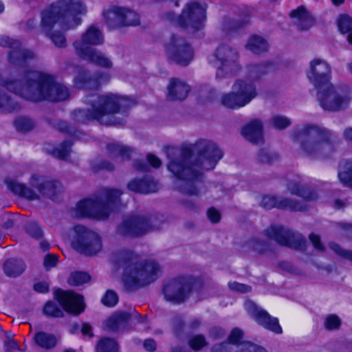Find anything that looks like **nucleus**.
Wrapping results in <instances>:
<instances>
[{
  "label": "nucleus",
  "instance_id": "28",
  "mask_svg": "<svg viewBox=\"0 0 352 352\" xmlns=\"http://www.w3.org/2000/svg\"><path fill=\"white\" fill-rule=\"evenodd\" d=\"M122 8L112 6L104 10L102 16L105 23L109 29H116L123 27Z\"/></svg>",
  "mask_w": 352,
  "mask_h": 352
},
{
  "label": "nucleus",
  "instance_id": "20",
  "mask_svg": "<svg viewBox=\"0 0 352 352\" xmlns=\"http://www.w3.org/2000/svg\"><path fill=\"white\" fill-rule=\"evenodd\" d=\"M232 90L239 97V102L241 105L247 104L256 96L253 82L245 80H236L232 86Z\"/></svg>",
  "mask_w": 352,
  "mask_h": 352
},
{
  "label": "nucleus",
  "instance_id": "47",
  "mask_svg": "<svg viewBox=\"0 0 352 352\" xmlns=\"http://www.w3.org/2000/svg\"><path fill=\"white\" fill-rule=\"evenodd\" d=\"M43 312L45 315L52 317H62L63 315V311L53 302H48L45 305Z\"/></svg>",
  "mask_w": 352,
  "mask_h": 352
},
{
  "label": "nucleus",
  "instance_id": "4",
  "mask_svg": "<svg viewBox=\"0 0 352 352\" xmlns=\"http://www.w3.org/2000/svg\"><path fill=\"white\" fill-rule=\"evenodd\" d=\"M112 261L123 269L122 280L129 288L143 287L154 281L160 273V266L153 261H144L129 250L113 255Z\"/></svg>",
  "mask_w": 352,
  "mask_h": 352
},
{
  "label": "nucleus",
  "instance_id": "35",
  "mask_svg": "<svg viewBox=\"0 0 352 352\" xmlns=\"http://www.w3.org/2000/svg\"><path fill=\"white\" fill-rule=\"evenodd\" d=\"M269 249V244L258 238H252L243 245V251L245 252H254L262 254Z\"/></svg>",
  "mask_w": 352,
  "mask_h": 352
},
{
  "label": "nucleus",
  "instance_id": "19",
  "mask_svg": "<svg viewBox=\"0 0 352 352\" xmlns=\"http://www.w3.org/2000/svg\"><path fill=\"white\" fill-rule=\"evenodd\" d=\"M56 298L63 308L67 312L78 315L84 310L83 298L72 291L57 290Z\"/></svg>",
  "mask_w": 352,
  "mask_h": 352
},
{
  "label": "nucleus",
  "instance_id": "10",
  "mask_svg": "<svg viewBox=\"0 0 352 352\" xmlns=\"http://www.w3.org/2000/svg\"><path fill=\"white\" fill-rule=\"evenodd\" d=\"M206 18V8L197 2L186 4L180 16L177 18L174 14H167L168 20H175L179 27L192 31L200 30L204 25Z\"/></svg>",
  "mask_w": 352,
  "mask_h": 352
},
{
  "label": "nucleus",
  "instance_id": "45",
  "mask_svg": "<svg viewBox=\"0 0 352 352\" xmlns=\"http://www.w3.org/2000/svg\"><path fill=\"white\" fill-rule=\"evenodd\" d=\"M72 143L69 141L64 142L58 147L54 148L52 154L60 160H65L70 153Z\"/></svg>",
  "mask_w": 352,
  "mask_h": 352
},
{
  "label": "nucleus",
  "instance_id": "15",
  "mask_svg": "<svg viewBox=\"0 0 352 352\" xmlns=\"http://www.w3.org/2000/svg\"><path fill=\"white\" fill-rule=\"evenodd\" d=\"M192 284L193 279L189 276L170 280L164 286V298L168 301L181 303L188 297Z\"/></svg>",
  "mask_w": 352,
  "mask_h": 352
},
{
  "label": "nucleus",
  "instance_id": "2",
  "mask_svg": "<svg viewBox=\"0 0 352 352\" xmlns=\"http://www.w3.org/2000/svg\"><path fill=\"white\" fill-rule=\"evenodd\" d=\"M0 85L32 102L61 101L69 96L68 89L54 76L37 71L28 72L18 78L0 74Z\"/></svg>",
  "mask_w": 352,
  "mask_h": 352
},
{
  "label": "nucleus",
  "instance_id": "12",
  "mask_svg": "<svg viewBox=\"0 0 352 352\" xmlns=\"http://www.w3.org/2000/svg\"><path fill=\"white\" fill-rule=\"evenodd\" d=\"M167 58L182 65H188L193 58V50L191 45L182 36L173 34L165 46Z\"/></svg>",
  "mask_w": 352,
  "mask_h": 352
},
{
  "label": "nucleus",
  "instance_id": "24",
  "mask_svg": "<svg viewBox=\"0 0 352 352\" xmlns=\"http://www.w3.org/2000/svg\"><path fill=\"white\" fill-rule=\"evenodd\" d=\"M167 89V97L170 100H184L190 90L188 84L178 78L171 79Z\"/></svg>",
  "mask_w": 352,
  "mask_h": 352
},
{
  "label": "nucleus",
  "instance_id": "38",
  "mask_svg": "<svg viewBox=\"0 0 352 352\" xmlns=\"http://www.w3.org/2000/svg\"><path fill=\"white\" fill-rule=\"evenodd\" d=\"M34 339L38 346L46 349L54 347L57 342L56 338L54 335L45 332L36 333Z\"/></svg>",
  "mask_w": 352,
  "mask_h": 352
},
{
  "label": "nucleus",
  "instance_id": "56",
  "mask_svg": "<svg viewBox=\"0 0 352 352\" xmlns=\"http://www.w3.org/2000/svg\"><path fill=\"white\" fill-rule=\"evenodd\" d=\"M243 331L240 329H234L228 337L229 342L231 344H238L243 338Z\"/></svg>",
  "mask_w": 352,
  "mask_h": 352
},
{
  "label": "nucleus",
  "instance_id": "48",
  "mask_svg": "<svg viewBox=\"0 0 352 352\" xmlns=\"http://www.w3.org/2000/svg\"><path fill=\"white\" fill-rule=\"evenodd\" d=\"M338 28L342 33L352 31V18L348 15H341L338 22Z\"/></svg>",
  "mask_w": 352,
  "mask_h": 352
},
{
  "label": "nucleus",
  "instance_id": "11",
  "mask_svg": "<svg viewBox=\"0 0 352 352\" xmlns=\"http://www.w3.org/2000/svg\"><path fill=\"white\" fill-rule=\"evenodd\" d=\"M74 232L75 236L73 237L72 245L77 252L91 256L102 250L101 239L96 232L81 225L74 227Z\"/></svg>",
  "mask_w": 352,
  "mask_h": 352
},
{
  "label": "nucleus",
  "instance_id": "29",
  "mask_svg": "<svg viewBox=\"0 0 352 352\" xmlns=\"http://www.w3.org/2000/svg\"><path fill=\"white\" fill-rule=\"evenodd\" d=\"M128 188L135 192L148 194L155 192L159 187L158 184L152 179L142 180L134 179L128 184Z\"/></svg>",
  "mask_w": 352,
  "mask_h": 352
},
{
  "label": "nucleus",
  "instance_id": "41",
  "mask_svg": "<svg viewBox=\"0 0 352 352\" xmlns=\"http://www.w3.org/2000/svg\"><path fill=\"white\" fill-rule=\"evenodd\" d=\"M340 182L345 186L352 188V161L345 164V170L338 173Z\"/></svg>",
  "mask_w": 352,
  "mask_h": 352
},
{
  "label": "nucleus",
  "instance_id": "63",
  "mask_svg": "<svg viewBox=\"0 0 352 352\" xmlns=\"http://www.w3.org/2000/svg\"><path fill=\"white\" fill-rule=\"evenodd\" d=\"M34 289L38 292L46 293L49 290V287L46 283H38L34 285Z\"/></svg>",
  "mask_w": 352,
  "mask_h": 352
},
{
  "label": "nucleus",
  "instance_id": "54",
  "mask_svg": "<svg viewBox=\"0 0 352 352\" xmlns=\"http://www.w3.org/2000/svg\"><path fill=\"white\" fill-rule=\"evenodd\" d=\"M330 248L339 256L352 261V251L342 250L340 245L336 243H331L329 244Z\"/></svg>",
  "mask_w": 352,
  "mask_h": 352
},
{
  "label": "nucleus",
  "instance_id": "62",
  "mask_svg": "<svg viewBox=\"0 0 352 352\" xmlns=\"http://www.w3.org/2000/svg\"><path fill=\"white\" fill-rule=\"evenodd\" d=\"M258 158L259 160L263 163H271L272 161L270 157L269 152L265 150H262L260 151L258 153Z\"/></svg>",
  "mask_w": 352,
  "mask_h": 352
},
{
  "label": "nucleus",
  "instance_id": "23",
  "mask_svg": "<svg viewBox=\"0 0 352 352\" xmlns=\"http://www.w3.org/2000/svg\"><path fill=\"white\" fill-rule=\"evenodd\" d=\"M102 76L91 75L89 72L82 70L75 77L74 85L80 89H98L101 85Z\"/></svg>",
  "mask_w": 352,
  "mask_h": 352
},
{
  "label": "nucleus",
  "instance_id": "43",
  "mask_svg": "<svg viewBox=\"0 0 352 352\" xmlns=\"http://www.w3.org/2000/svg\"><path fill=\"white\" fill-rule=\"evenodd\" d=\"M16 129L21 132H28L32 130L35 124L34 121L28 117H19L14 122Z\"/></svg>",
  "mask_w": 352,
  "mask_h": 352
},
{
  "label": "nucleus",
  "instance_id": "32",
  "mask_svg": "<svg viewBox=\"0 0 352 352\" xmlns=\"http://www.w3.org/2000/svg\"><path fill=\"white\" fill-rule=\"evenodd\" d=\"M25 264L22 260L10 258L3 265V271L9 277H17L25 270Z\"/></svg>",
  "mask_w": 352,
  "mask_h": 352
},
{
  "label": "nucleus",
  "instance_id": "39",
  "mask_svg": "<svg viewBox=\"0 0 352 352\" xmlns=\"http://www.w3.org/2000/svg\"><path fill=\"white\" fill-rule=\"evenodd\" d=\"M97 352H117L118 344L111 338H103L100 340L96 347Z\"/></svg>",
  "mask_w": 352,
  "mask_h": 352
},
{
  "label": "nucleus",
  "instance_id": "46",
  "mask_svg": "<svg viewBox=\"0 0 352 352\" xmlns=\"http://www.w3.org/2000/svg\"><path fill=\"white\" fill-rule=\"evenodd\" d=\"M267 72V66L265 64L252 65L248 68V77L256 80Z\"/></svg>",
  "mask_w": 352,
  "mask_h": 352
},
{
  "label": "nucleus",
  "instance_id": "14",
  "mask_svg": "<svg viewBox=\"0 0 352 352\" xmlns=\"http://www.w3.org/2000/svg\"><path fill=\"white\" fill-rule=\"evenodd\" d=\"M214 57L218 63L217 77L222 78L226 75H233L239 70L237 64L238 54L236 52L227 45H219L214 53Z\"/></svg>",
  "mask_w": 352,
  "mask_h": 352
},
{
  "label": "nucleus",
  "instance_id": "60",
  "mask_svg": "<svg viewBox=\"0 0 352 352\" xmlns=\"http://www.w3.org/2000/svg\"><path fill=\"white\" fill-rule=\"evenodd\" d=\"M208 217L213 223H217L220 220V213L213 208L208 210Z\"/></svg>",
  "mask_w": 352,
  "mask_h": 352
},
{
  "label": "nucleus",
  "instance_id": "40",
  "mask_svg": "<svg viewBox=\"0 0 352 352\" xmlns=\"http://www.w3.org/2000/svg\"><path fill=\"white\" fill-rule=\"evenodd\" d=\"M122 21L123 26L136 25L140 23V18L138 14L127 8H122Z\"/></svg>",
  "mask_w": 352,
  "mask_h": 352
},
{
  "label": "nucleus",
  "instance_id": "6",
  "mask_svg": "<svg viewBox=\"0 0 352 352\" xmlns=\"http://www.w3.org/2000/svg\"><path fill=\"white\" fill-rule=\"evenodd\" d=\"M86 12V6L80 1L59 0L42 12L41 27L47 35L56 24L67 31L79 25L82 20L78 16Z\"/></svg>",
  "mask_w": 352,
  "mask_h": 352
},
{
  "label": "nucleus",
  "instance_id": "61",
  "mask_svg": "<svg viewBox=\"0 0 352 352\" xmlns=\"http://www.w3.org/2000/svg\"><path fill=\"white\" fill-rule=\"evenodd\" d=\"M147 160L149 164L154 168H159L162 164L161 160L153 154H148L147 155Z\"/></svg>",
  "mask_w": 352,
  "mask_h": 352
},
{
  "label": "nucleus",
  "instance_id": "42",
  "mask_svg": "<svg viewBox=\"0 0 352 352\" xmlns=\"http://www.w3.org/2000/svg\"><path fill=\"white\" fill-rule=\"evenodd\" d=\"M90 280V276L85 272H74L68 278V283L72 286H79Z\"/></svg>",
  "mask_w": 352,
  "mask_h": 352
},
{
  "label": "nucleus",
  "instance_id": "30",
  "mask_svg": "<svg viewBox=\"0 0 352 352\" xmlns=\"http://www.w3.org/2000/svg\"><path fill=\"white\" fill-rule=\"evenodd\" d=\"M290 16L294 19V23L300 30H308L313 25V19L308 12L302 7L294 10Z\"/></svg>",
  "mask_w": 352,
  "mask_h": 352
},
{
  "label": "nucleus",
  "instance_id": "3",
  "mask_svg": "<svg viewBox=\"0 0 352 352\" xmlns=\"http://www.w3.org/2000/svg\"><path fill=\"white\" fill-rule=\"evenodd\" d=\"M85 102L89 107L86 111L75 110L74 112L75 120L80 123L96 120L107 126L122 124V121L118 120L116 114L121 110L125 111L135 104L134 100L115 94H91L85 97Z\"/></svg>",
  "mask_w": 352,
  "mask_h": 352
},
{
  "label": "nucleus",
  "instance_id": "44",
  "mask_svg": "<svg viewBox=\"0 0 352 352\" xmlns=\"http://www.w3.org/2000/svg\"><path fill=\"white\" fill-rule=\"evenodd\" d=\"M222 104L228 108H239L244 107L245 105H241L239 102V97L237 94L234 93V91L230 94H226L222 97Z\"/></svg>",
  "mask_w": 352,
  "mask_h": 352
},
{
  "label": "nucleus",
  "instance_id": "13",
  "mask_svg": "<svg viewBox=\"0 0 352 352\" xmlns=\"http://www.w3.org/2000/svg\"><path fill=\"white\" fill-rule=\"evenodd\" d=\"M157 228H159V226L155 219L133 216L126 219L118 226V232L124 236H140Z\"/></svg>",
  "mask_w": 352,
  "mask_h": 352
},
{
  "label": "nucleus",
  "instance_id": "58",
  "mask_svg": "<svg viewBox=\"0 0 352 352\" xmlns=\"http://www.w3.org/2000/svg\"><path fill=\"white\" fill-rule=\"evenodd\" d=\"M309 240L311 241V243L316 250L321 252L324 250V246L321 243L320 237L318 235L315 234H311L309 235Z\"/></svg>",
  "mask_w": 352,
  "mask_h": 352
},
{
  "label": "nucleus",
  "instance_id": "50",
  "mask_svg": "<svg viewBox=\"0 0 352 352\" xmlns=\"http://www.w3.org/2000/svg\"><path fill=\"white\" fill-rule=\"evenodd\" d=\"M118 301V296L116 292L112 290H108L104 296L102 298V302L108 307L115 306Z\"/></svg>",
  "mask_w": 352,
  "mask_h": 352
},
{
  "label": "nucleus",
  "instance_id": "5",
  "mask_svg": "<svg viewBox=\"0 0 352 352\" xmlns=\"http://www.w3.org/2000/svg\"><path fill=\"white\" fill-rule=\"evenodd\" d=\"M331 69L329 65L320 59L310 63L307 77L318 89V100L321 107L329 111H339L348 107L350 97L346 91L335 89L329 82Z\"/></svg>",
  "mask_w": 352,
  "mask_h": 352
},
{
  "label": "nucleus",
  "instance_id": "18",
  "mask_svg": "<svg viewBox=\"0 0 352 352\" xmlns=\"http://www.w3.org/2000/svg\"><path fill=\"white\" fill-rule=\"evenodd\" d=\"M0 46L10 49L8 60L10 63L14 65H22L34 57V52L22 48L19 41L10 38L6 35L0 34Z\"/></svg>",
  "mask_w": 352,
  "mask_h": 352
},
{
  "label": "nucleus",
  "instance_id": "1",
  "mask_svg": "<svg viewBox=\"0 0 352 352\" xmlns=\"http://www.w3.org/2000/svg\"><path fill=\"white\" fill-rule=\"evenodd\" d=\"M166 152L170 160L168 168L177 179V188L189 195L199 193L201 178L199 169H213L223 156L221 151L214 142L205 140L197 142L193 146H183L181 148L167 147Z\"/></svg>",
  "mask_w": 352,
  "mask_h": 352
},
{
  "label": "nucleus",
  "instance_id": "22",
  "mask_svg": "<svg viewBox=\"0 0 352 352\" xmlns=\"http://www.w3.org/2000/svg\"><path fill=\"white\" fill-rule=\"evenodd\" d=\"M261 206L266 209H271L274 207L297 211H302L305 209V207L300 203L289 199L278 201L276 197L272 196L263 197Z\"/></svg>",
  "mask_w": 352,
  "mask_h": 352
},
{
  "label": "nucleus",
  "instance_id": "33",
  "mask_svg": "<svg viewBox=\"0 0 352 352\" xmlns=\"http://www.w3.org/2000/svg\"><path fill=\"white\" fill-rule=\"evenodd\" d=\"M8 188L14 194L19 195L30 200L37 199V195L30 188L26 187L22 184H19L13 180H6Z\"/></svg>",
  "mask_w": 352,
  "mask_h": 352
},
{
  "label": "nucleus",
  "instance_id": "34",
  "mask_svg": "<svg viewBox=\"0 0 352 352\" xmlns=\"http://www.w3.org/2000/svg\"><path fill=\"white\" fill-rule=\"evenodd\" d=\"M107 148L110 157L115 158L116 161H119L120 158V161L129 160L131 157V150L118 143L109 144Z\"/></svg>",
  "mask_w": 352,
  "mask_h": 352
},
{
  "label": "nucleus",
  "instance_id": "53",
  "mask_svg": "<svg viewBox=\"0 0 352 352\" xmlns=\"http://www.w3.org/2000/svg\"><path fill=\"white\" fill-rule=\"evenodd\" d=\"M189 344L192 349L198 351L206 344V341L204 336L197 335L190 340Z\"/></svg>",
  "mask_w": 352,
  "mask_h": 352
},
{
  "label": "nucleus",
  "instance_id": "57",
  "mask_svg": "<svg viewBox=\"0 0 352 352\" xmlns=\"http://www.w3.org/2000/svg\"><path fill=\"white\" fill-rule=\"evenodd\" d=\"M229 287L232 290L241 293H247L251 290V287L250 286L236 282L230 283Z\"/></svg>",
  "mask_w": 352,
  "mask_h": 352
},
{
  "label": "nucleus",
  "instance_id": "59",
  "mask_svg": "<svg viewBox=\"0 0 352 352\" xmlns=\"http://www.w3.org/2000/svg\"><path fill=\"white\" fill-rule=\"evenodd\" d=\"M57 256L53 254H48L45 257L44 265L48 269L54 267L57 263Z\"/></svg>",
  "mask_w": 352,
  "mask_h": 352
},
{
  "label": "nucleus",
  "instance_id": "36",
  "mask_svg": "<svg viewBox=\"0 0 352 352\" xmlns=\"http://www.w3.org/2000/svg\"><path fill=\"white\" fill-rule=\"evenodd\" d=\"M21 105L14 98L0 91V112L8 113L20 110Z\"/></svg>",
  "mask_w": 352,
  "mask_h": 352
},
{
  "label": "nucleus",
  "instance_id": "7",
  "mask_svg": "<svg viewBox=\"0 0 352 352\" xmlns=\"http://www.w3.org/2000/svg\"><path fill=\"white\" fill-rule=\"evenodd\" d=\"M294 138L300 143L301 151L311 159H322L333 151L331 133L324 128L306 125L298 130Z\"/></svg>",
  "mask_w": 352,
  "mask_h": 352
},
{
  "label": "nucleus",
  "instance_id": "49",
  "mask_svg": "<svg viewBox=\"0 0 352 352\" xmlns=\"http://www.w3.org/2000/svg\"><path fill=\"white\" fill-rule=\"evenodd\" d=\"M53 43L58 47H65L67 45V40L63 33L54 31L49 35Z\"/></svg>",
  "mask_w": 352,
  "mask_h": 352
},
{
  "label": "nucleus",
  "instance_id": "17",
  "mask_svg": "<svg viewBox=\"0 0 352 352\" xmlns=\"http://www.w3.org/2000/svg\"><path fill=\"white\" fill-rule=\"evenodd\" d=\"M245 308L258 324L275 333H282L283 330L278 318L271 316L265 310L250 300L245 302Z\"/></svg>",
  "mask_w": 352,
  "mask_h": 352
},
{
  "label": "nucleus",
  "instance_id": "55",
  "mask_svg": "<svg viewBox=\"0 0 352 352\" xmlns=\"http://www.w3.org/2000/svg\"><path fill=\"white\" fill-rule=\"evenodd\" d=\"M27 232L33 237L36 239L41 238L42 236L43 232L39 226L35 223L32 222L30 223L27 226Z\"/></svg>",
  "mask_w": 352,
  "mask_h": 352
},
{
  "label": "nucleus",
  "instance_id": "31",
  "mask_svg": "<svg viewBox=\"0 0 352 352\" xmlns=\"http://www.w3.org/2000/svg\"><path fill=\"white\" fill-rule=\"evenodd\" d=\"M228 344L222 343L214 346L213 352H228ZM235 352H267L264 348L250 342H243L239 344Z\"/></svg>",
  "mask_w": 352,
  "mask_h": 352
},
{
  "label": "nucleus",
  "instance_id": "26",
  "mask_svg": "<svg viewBox=\"0 0 352 352\" xmlns=\"http://www.w3.org/2000/svg\"><path fill=\"white\" fill-rule=\"evenodd\" d=\"M244 138L252 143H259L263 140V124L258 120H254L242 130Z\"/></svg>",
  "mask_w": 352,
  "mask_h": 352
},
{
  "label": "nucleus",
  "instance_id": "9",
  "mask_svg": "<svg viewBox=\"0 0 352 352\" xmlns=\"http://www.w3.org/2000/svg\"><path fill=\"white\" fill-rule=\"evenodd\" d=\"M103 43L102 32L95 25H91L82 34L80 39L74 42L73 46L76 54L80 58L98 66L110 68L113 65L112 61L105 54L91 47Z\"/></svg>",
  "mask_w": 352,
  "mask_h": 352
},
{
  "label": "nucleus",
  "instance_id": "52",
  "mask_svg": "<svg viewBox=\"0 0 352 352\" xmlns=\"http://www.w3.org/2000/svg\"><path fill=\"white\" fill-rule=\"evenodd\" d=\"M272 124L278 129H283L291 124L290 120L284 116H276L271 120Z\"/></svg>",
  "mask_w": 352,
  "mask_h": 352
},
{
  "label": "nucleus",
  "instance_id": "16",
  "mask_svg": "<svg viewBox=\"0 0 352 352\" xmlns=\"http://www.w3.org/2000/svg\"><path fill=\"white\" fill-rule=\"evenodd\" d=\"M265 234L269 239L274 240L281 245L294 249H302L305 244V239L301 234L281 226H272L265 230Z\"/></svg>",
  "mask_w": 352,
  "mask_h": 352
},
{
  "label": "nucleus",
  "instance_id": "64",
  "mask_svg": "<svg viewBox=\"0 0 352 352\" xmlns=\"http://www.w3.org/2000/svg\"><path fill=\"white\" fill-rule=\"evenodd\" d=\"M144 346L148 351H154L156 349V343L153 339H147L144 341Z\"/></svg>",
  "mask_w": 352,
  "mask_h": 352
},
{
  "label": "nucleus",
  "instance_id": "51",
  "mask_svg": "<svg viewBox=\"0 0 352 352\" xmlns=\"http://www.w3.org/2000/svg\"><path fill=\"white\" fill-rule=\"evenodd\" d=\"M341 321L336 315L328 316L324 321V327L327 330H333L338 329L340 326Z\"/></svg>",
  "mask_w": 352,
  "mask_h": 352
},
{
  "label": "nucleus",
  "instance_id": "8",
  "mask_svg": "<svg viewBox=\"0 0 352 352\" xmlns=\"http://www.w3.org/2000/svg\"><path fill=\"white\" fill-rule=\"evenodd\" d=\"M121 194L119 190L105 188L95 199L79 201L73 211V215L76 217L105 219L118 208Z\"/></svg>",
  "mask_w": 352,
  "mask_h": 352
},
{
  "label": "nucleus",
  "instance_id": "21",
  "mask_svg": "<svg viewBox=\"0 0 352 352\" xmlns=\"http://www.w3.org/2000/svg\"><path fill=\"white\" fill-rule=\"evenodd\" d=\"M30 184L32 186L37 188L41 194L51 199L54 198L62 189L59 182L45 180L38 176H32Z\"/></svg>",
  "mask_w": 352,
  "mask_h": 352
},
{
  "label": "nucleus",
  "instance_id": "27",
  "mask_svg": "<svg viewBox=\"0 0 352 352\" xmlns=\"http://www.w3.org/2000/svg\"><path fill=\"white\" fill-rule=\"evenodd\" d=\"M287 189L292 194L296 195L305 201H313L317 199V194L309 188L301 185L300 178L296 177L294 180L289 182Z\"/></svg>",
  "mask_w": 352,
  "mask_h": 352
},
{
  "label": "nucleus",
  "instance_id": "25",
  "mask_svg": "<svg viewBox=\"0 0 352 352\" xmlns=\"http://www.w3.org/2000/svg\"><path fill=\"white\" fill-rule=\"evenodd\" d=\"M132 316L140 321L141 316L138 313L132 315L126 312H118L106 320L105 329L113 331L124 329Z\"/></svg>",
  "mask_w": 352,
  "mask_h": 352
},
{
  "label": "nucleus",
  "instance_id": "37",
  "mask_svg": "<svg viewBox=\"0 0 352 352\" xmlns=\"http://www.w3.org/2000/svg\"><path fill=\"white\" fill-rule=\"evenodd\" d=\"M246 48L254 54H261L267 50L268 43L263 38L254 35L250 38Z\"/></svg>",
  "mask_w": 352,
  "mask_h": 352
}]
</instances>
